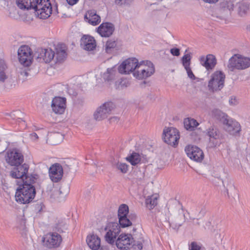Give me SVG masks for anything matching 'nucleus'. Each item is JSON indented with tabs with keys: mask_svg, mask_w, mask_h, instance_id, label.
Wrapping results in <instances>:
<instances>
[{
	"mask_svg": "<svg viewBox=\"0 0 250 250\" xmlns=\"http://www.w3.org/2000/svg\"><path fill=\"white\" fill-rule=\"evenodd\" d=\"M36 175L29 176L26 174L23 178H19L21 182H17L18 187L15 193V200L21 204H27L31 203L34 199L36 191L34 186L36 180Z\"/></svg>",
	"mask_w": 250,
	"mask_h": 250,
	"instance_id": "1",
	"label": "nucleus"
},
{
	"mask_svg": "<svg viewBox=\"0 0 250 250\" xmlns=\"http://www.w3.org/2000/svg\"><path fill=\"white\" fill-rule=\"evenodd\" d=\"M5 161L13 167L9 172V175L12 178H23L28 174L29 166L22 164L24 157L22 153L17 149L8 150L5 157Z\"/></svg>",
	"mask_w": 250,
	"mask_h": 250,
	"instance_id": "2",
	"label": "nucleus"
},
{
	"mask_svg": "<svg viewBox=\"0 0 250 250\" xmlns=\"http://www.w3.org/2000/svg\"><path fill=\"white\" fill-rule=\"evenodd\" d=\"M205 134L208 138V146L209 147L214 148L222 144L224 135L217 126L214 125L210 126L206 129Z\"/></svg>",
	"mask_w": 250,
	"mask_h": 250,
	"instance_id": "3",
	"label": "nucleus"
},
{
	"mask_svg": "<svg viewBox=\"0 0 250 250\" xmlns=\"http://www.w3.org/2000/svg\"><path fill=\"white\" fill-rule=\"evenodd\" d=\"M33 4V9L40 19H47L52 14V7L49 0H35Z\"/></svg>",
	"mask_w": 250,
	"mask_h": 250,
	"instance_id": "4",
	"label": "nucleus"
},
{
	"mask_svg": "<svg viewBox=\"0 0 250 250\" xmlns=\"http://www.w3.org/2000/svg\"><path fill=\"white\" fill-rule=\"evenodd\" d=\"M250 66V58L234 54L229 60L228 69L233 71L235 69L243 70Z\"/></svg>",
	"mask_w": 250,
	"mask_h": 250,
	"instance_id": "5",
	"label": "nucleus"
},
{
	"mask_svg": "<svg viewBox=\"0 0 250 250\" xmlns=\"http://www.w3.org/2000/svg\"><path fill=\"white\" fill-rule=\"evenodd\" d=\"M226 76L221 71L214 72L211 76V79L208 83V87L212 92L219 91L224 86Z\"/></svg>",
	"mask_w": 250,
	"mask_h": 250,
	"instance_id": "6",
	"label": "nucleus"
},
{
	"mask_svg": "<svg viewBox=\"0 0 250 250\" xmlns=\"http://www.w3.org/2000/svg\"><path fill=\"white\" fill-rule=\"evenodd\" d=\"M144 63L143 61L139 63L138 67L133 72V76L138 79H146L154 73V67L151 62L147 61L146 65Z\"/></svg>",
	"mask_w": 250,
	"mask_h": 250,
	"instance_id": "7",
	"label": "nucleus"
},
{
	"mask_svg": "<svg viewBox=\"0 0 250 250\" xmlns=\"http://www.w3.org/2000/svg\"><path fill=\"white\" fill-rule=\"evenodd\" d=\"M164 140L166 143L174 147H176L180 139V133L176 128L170 127L163 130Z\"/></svg>",
	"mask_w": 250,
	"mask_h": 250,
	"instance_id": "8",
	"label": "nucleus"
},
{
	"mask_svg": "<svg viewBox=\"0 0 250 250\" xmlns=\"http://www.w3.org/2000/svg\"><path fill=\"white\" fill-rule=\"evenodd\" d=\"M18 55L19 62L24 66H28L32 63L33 55L31 48L27 45H22L18 49Z\"/></svg>",
	"mask_w": 250,
	"mask_h": 250,
	"instance_id": "9",
	"label": "nucleus"
},
{
	"mask_svg": "<svg viewBox=\"0 0 250 250\" xmlns=\"http://www.w3.org/2000/svg\"><path fill=\"white\" fill-rule=\"evenodd\" d=\"M62 241V238L61 235L56 232L48 233L42 238L44 246L49 249L58 247Z\"/></svg>",
	"mask_w": 250,
	"mask_h": 250,
	"instance_id": "10",
	"label": "nucleus"
},
{
	"mask_svg": "<svg viewBox=\"0 0 250 250\" xmlns=\"http://www.w3.org/2000/svg\"><path fill=\"white\" fill-rule=\"evenodd\" d=\"M104 230L107 231L104 236L106 242L113 245L114 243V239L120 232V226L117 223L110 222L105 228Z\"/></svg>",
	"mask_w": 250,
	"mask_h": 250,
	"instance_id": "11",
	"label": "nucleus"
},
{
	"mask_svg": "<svg viewBox=\"0 0 250 250\" xmlns=\"http://www.w3.org/2000/svg\"><path fill=\"white\" fill-rule=\"evenodd\" d=\"M37 61L41 62H50L55 58V52L50 48H38L34 54Z\"/></svg>",
	"mask_w": 250,
	"mask_h": 250,
	"instance_id": "12",
	"label": "nucleus"
},
{
	"mask_svg": "<svg viewBox=\"0 0 250 250\" xmlns=\"http://www.w3.org/2000/svg\"><path fill=\"white\" fill-rule=\"evenodd\" d=\"M139 63L135 58H129L124 61L118 67L119 72L121 74H129L134 72L139 66Z\"/></svg>",
	"mask_w": 250,
	"mask_h": 250,
	"instance_id": "13",
	"label": "nucleus"
},
{
	"mask_svg": "<svg viewBox=\"0 0 250 250\" xmlns=\"http://www.w3.org/2000/svg\"><path fill=\"white\" fill-rule=\"evenodd\" d=\"M114 108L112 102H106L98 107L94 114V118L96 121H101L106 118Z\"/></svg>",
	"mask_w": 250,
	"mask_h": 250,
	"instance_id": "14",
	"label": "nucleus"
},
{
	"mask_svg": "<svg viewBox=\"0 0 250 250\" xmlns=\"http://www.w3.org/2000/svg\"><path fill=\"white\" fill-rule=\"evenodd\" d=\"M185 151L188 156L194 161L201 162L204 158L203 151L196 146H187L185 148Z\"/></svg>",
	"mask_w": 250,
	"mask_h": 250,
	"instance_id": "15",
	"label": "nucleus"
},
{
	"mask_svg": "<svg viewBox=\"0 0 250 250\" xmlns=\"http://www.w3.org/2000/svg\"><path fill=\"white\" fill-rule=\"evenodd\" d=\"M223 124L224 129L230 135H237L241 131V127L240 124L236 120L229 117Z\"/></svg>",
	"mask_w": 250,
	"mask_h": 250,
	"instance_id": "16",
	"label": "nucleus"
},
{
	"mask_svg": "<svg viewBox=\"0 0 250 250\" xmlns=\"http://www.w3.org/2000/svg\"><path fill=\"white\" fill-rule=\"evenodd\" d=\"M133 242V238L130 234H121L116 241L117 247L121 250L130 249Z\"/></svg>",
	"mask_w": 250,
	"mask_h": 250,
	"instance_id": "17",
	"label": "nucleus"
},
{
	"mask_svg": "<svg viewBox=\"0 0 250 250\" xmlns=\"http://www.w3.org/2000/svg\"><path fill=\"white\" fill-rule=\"evenodd\" d=\"M49 176L53 182H58L60 181L63 175V168L59 163L53 165L49 170Z\"/></svg>",
	"mask_w": 250,
	"mask_h": 250,
	"instance_id": "18",
	"label": "nucleus"
},
{
	"mask_svg": "<svg viewBox=\"0 0 250 250\" xmlns=\"http://www.w3.org/2000/svg\"><path fill=\"white\" fill-rule=\"evenodd\" d=\"M65 106L66 99L65 98L55 97L52 101L51 107L56 114H62L64 112Z\"/></svg>",
	"mask_w": 250,
	"mask_h": 250,
	"instance_id": "19",
	"label": "nucleus"
},
{
	"mask_svg": "<svg viewBox=\"0 0 250 250\" xmlns=\"http://www.w3.org/2000/svg\"><path fill=\"white\" fill-rule=\"evenodd\" d=\"M114 30V25L109 22L102 23L97 29V32L103 37H109Z\"/></svg>",
	"mask_w": 250,
	"mask_h": 250,
	"instance_id": "20",
	"label": "nucleus"
},
{
	"mask_svg": "<svg viewBox=\"0 0 250 250\" xmlns=\"http://www.w3.org/2000/svg\"><path fill=\"white\" fill-rule=\"evenodd\" d=\"M80 45L84 50L91 51L96 48V42L94 37L88 35H84L81 39Z\"/></svg>",
	"mask_w": 250,
	"mask_h": 250,
	"instance_id": "21",
	"label": "nucleus"
},
{
	"mask_svg": "<svg viewBox=\"0 0 250 250\" xmlns=\"http://www.w3.org/2000/svg\"><path fill=\"white\" fill-rule=\"evenodd\" d=\"M200 63L207 70H211L214 68L217 62L215 57L212 54L207 55L206 57L202 56L200 58Z\"/></svg>",
	"mask_w": 250,
	"mask_h": 250,
	"instance_id": "22",
	"label": "nucleus"
},
{
	"mask_svg": "<svg viewBox=\"0 0 250 250\" xmlns=\"http://www.w3.org/2000/svg\"><path fill=\"white\" fill-rule=\"evenodd\" d=\"M84 20L90 24L95 26L101 22V17L97 14L94 10H90L87 11L84 15Z\"/></svg>",
	"mask_w": 250,
	"mask_h": 250,
	"instance_id": "23",
	"label": "nucleus"
},
{
	"mask_svg": "<svg viewBox=\"0 0 250 250\" xmlns=\"http://www.w3.org/2000/svg\"><path fill=\"white\" fill-rule=\"evenodd\" d=\"M86 243L89 247L93 250H107L101 247V239L96 235L92 234L88 236L86 238Z\"/></svg>",
	"mask_w": 250,
	"mask_h": 250,
	"instance_id": "24",
	"label": "nucleus"
},
{
	"mask_svg": "<svg viewBox=\"0 0 250 250\" xmlns=\"http://www.w3.org/2000/svg\"><path fill=\"white\" fill-rule=\"evenodd\" d=\"M10 79V72L8 66L3 60L0 62V82L5 83Z\"/></svg>",
	"mask_w": 250,
	"mask_h": 250,
	"instance_id": "25",
	"label": "nucleus"
},
{
	"mask_svg": "<svg viewBox=\"0 0 250 250\" xmlns=\"http://www.w3.org/2000/svg\"><path fill=\"white\" fill-rule=\"evenodd\" d=\"M56 56L55 59L56 62L63 61L66 57V46L64 44H58L56 47Z\"/></svg>",
	"mask_w": 250,
	"mask_h": 250,
	"instance_id": "26",
	"label": "nucleus"
},
{
	"mask_svg": "<svg viewBox=\"0 0 250 250\" xmlns=\"http://www.w3.org/2000/svg\"><path fill=\"white\" fill-rule=\"evenodd\" d=\"M211 116L215 119L219 121L223 124L229 117V116L226 113L223 112L219 109H214L211 112Z\"/></svg>",
	"mask_w": 250,
	"mask_h": 250,
	"instance_id": "27",
	"label": "nucleus"
},
{
	"mask_svg": "<svg viewBox=\"0 0 250 250\" xmlns=\"http://www.w3.org/2000/svg\"><path fill=\"white\" fill-rule=\"evenodd\" d=\"M35 0H17L16 3L18 7L21 9H33V4Z\"/></svg>",
	"mask_w": 250,
	"mask_h": 250,
	"instance_id": "28",
	"label": "nucleus"
},
{
	"mask_svg": "<svg viewBox=\"0 0 250 250\" xmlns=\"http://www.w3.org/2000/svg\"><path fill=\"white\" fill-rule=\"evenodd\" d=\"M117 72L115 67L108 68L103 75V78L105 81H111L115 79Z\"/></svg>",
	"mask_w": 250,
	"mask_h": 250,
	"instance_id": "29",
	"label": "nucleus"
},
{
	"mask_svg": "<svg viewBox=\"0 0 250 250\" xmlns=\"http://www.w3.org/2000/svg\"><path fill=\"white\" fill-rule=\"evenodd\" d=\"M158 195L157 194L148 196L146 200V206L149 209H153L158 203Z\"/></svg>",
	"mask_w": 250,
	"mask_h": 250,
	"instance_id": "30",
	"label": "nucleus"
},
{
	"mask_svg": "<svg viewBox=\"0 0 250 250\" xmlns=\"http://www.w3.org/2000/svg\"><path fill=\"white\" fill-rule=\"evenodd\" d=\"M48 139L52 145H56L60 143L62 139V135L59 132L50 133L48 135Z\"/></svg>",
	"mask_w": 250,
	"mask_h": 250,
	"instance_id": "31",
	"label": "nucleus"
},
{
	"mask_svg": "<svg viewBox=\"0 0 250 250\" xmlns=\"http://www.w3.org/2000/svg\"><path fill=\"white\" fill-rule=\"evenodd\" d=\"M126 160L132 166H136L140 163L141 157L139 153L133 152L126 158Z\"/></svg>",
	"mask_w": 250,
	"mask_h": 250,
	"instance_id": "32",
	"label": "nucleus"
},
{
	"mask_svg": "<svg viewBox=\"0 0 250 250\" xmlns=\"http://www.w3.org/2000/svg\"><path fill=\"white\" fill-rule=\"evenodd\" d=\"M184 126L187 130H192L199 124L194 119H187L184 121Z\"/></svg>",
	"mask_w": 250,
	"mask_h": 250,
	"instance_id": "33",
	"label": "nucleus"
},
{
	"mask_svg": "<svg viewBox=\"0 0 250 250\" xmlns=\"http://www.w3.org/2000/svg\"><path fill=\"white\" fill-rule=\"evenodd\" d=\"M129 213V208L127 205L126 204H122L119 206L118 210V218L122 216L124 217L127 216Z\"/></svg>",
	"mask_w": 250,
	"mask_h": 250,
	"instance_id": "34",
	"label": "nucleus"
},
{
	"mask_svg": "<svg viewBox=\"0 0 250 250\" xmlns=\"http://www.w3.org/2000/svg\"><path fill=\"white\" fill-rule=\"evenodd\" d=\"M118 218L120 227L125 228L132 225L131 220L129 219L127 215L124 217L122 216Z\"/></svg>",
	"mask_w": 250,
	"mask_h": 250,
	"instance_id": "35",
	"label": "nucleus"
},
{
	"mask_svg": "<svg viewBox=\"0 0 250 250\" xmlns=\"http://www.w3.org/2000/svg\"><path fill=\"white\" fill-rule=\"evenodd\" d=\"M249 9V4L247 2H242L239 6L238 13L241 16H243Z\"/></svg>",
	"mask_w": 250,
	"mask_h": 250,
	"instance_id": "36",
	"label": "nucleus"
},
{
	"mask_svg": "<svg viewBox=\"0 0 250 250\" xmlns=\"http://www.w3.org/2000/svg\"><path fill=\"white\" fill-rule=\"evenodd\" d=\"M191 58L190 53L185 54L183 56L182 58V62L184 68L190 66Z\"/></svg>",
	"mask_w": 250,
	"mask_h": 250,
	"instance_id": "37",
	"label": "nucleus"
},
{
	"mask_svg": "<svg viewBox=\"0 0 250 250\" xmlns=\"http://www.w3.org/2000/svg\"><path fill=\"white\" fill-rule=\"evenodd\" d=\"M44 207L45 206L42 202H37L34 205V211L37 214H41Z\"/></svg>",
	"mask_w": 250,
	"mask_h": 250,
	"instance_id": "38",
	"label": "nucleus"
},
{
	"mask_svg": "<svg viewBox=\"0 0 250 250\" xmlns=\"http://www.w3.org/2000/svg\"><path fill=\"white\" fill-rule=\"evenodd\" d=\"M117 45L116 41L114 40H108L105 44V50L107 52L108 50L115 48Z\"/></svg>",
	"mask_w": 250,
	"mask_h": 250,
	"instance_id": "39",
	"label": "nucleus"
},
{
	"mask_svg": "<svg viewBox=\"0 0 250 250\" xmlns=\"http://www.w3.org/2000/svg\"><path fill=\"white\" fill-rule=\"evenodd\" d=\"M129 84L128 81L126 80H121L118 83L117 82H116V88L117 89H123L127 87Z\"/></svg>",
	"mask_w": 250,
	"mask_h": 250,
	"instance_id": "40",
	"label": "nucleus"
},
{
	"mask_svg": "<svg viewBox=\"0 0 250 250\" xmlns=\"http://www.w3.org/2000/svg\"><path fill=\"white\" fill-rule=\"evenodd\" d=\"M128 167V166L125 163H118L116 165L117 168L123 173H126L127 172Z\"/></svg>",
	"mask_w": 250,
	"mask_h": 250,
	"instance_id": "41",
	"label": "nucleus"
},
{
	"mask_svg": "<svg viewBox=\"0 0 250 250\" xmlns=\"http://www.w3.org/2000/svg\"><path fill=\"white\" fill-rule=\"evenodd\" d=\"M133 1V0H115V3L119 5H129Z\"/></svg>",
	"mask_w": 250,
	"mask_h": 250,
	"instance_id": "42",
	"label": "nucleus"
},
{
	"mask_svg": "<svg viewBox=\"0 0 250 250\" xmlns=\"http://www.w3.org/2000/svg\"><path fill=\"white\" fill-rule=\"evenodd\" d=\"M185 69H186V70L187 71L188 77L190 79H191V80H194L196 79V77L193 73L190 66L188 67H187L186 68H185Z\"/></svg>",
	"mask_w": 250,
	"mask_h": 250,
	"instance_id": "43",
	"label": "nucleus"
},
{
	"mask_svg": "<svg viewBox=\"0 0 250 250\" xmlns=\"http://www.w3.org/2000/svg\"><path fill=\"white\" fill-rule=\"evenodd\" d=\"M189 250H200L201 247L196 242H192L189 247Z\"/></svg>",
	"mask_w": 250,
	"mask_h": 250,
	"instance_id": "44",
	"label": "nucleus"
},
{
	"mask_svg": "<svg viewBox=\"0 0 250 250\" xmlns=\"http://www.w3.org/2000/svg\"><path fill=\"white\" fill-rule=\"evenodd\" d=\"M183 222H179L178 223H174L173 222L169 223L170 226L174 229H178L179 228L182 226Z\"/></svg>",
	"mask_w": 250,
	"mask_h": 250,
	"instance_id": "45",
	"label": "nucleus"
},
{
	"mask_svg": "<svg viewBox=\"0 0 250 250\" xmlns=\"http://www.w3.org/2000/svg\"><path fill=\"white\" fill-rule=\"evenodd\" d=\"M170 53L175 56H179L180 55V49L177 48H173L170 49Z\"/></svg>",
	"mask_w": 250,
	"mask_h": 250,
	"instance_id": "46",
	"label": "nucleus"
},
{
	"mask_svg": "<svg viewBox=\"0 0 250 250\" xmlns=\"http://www.w3.org/2000/svg\"><path fill=\"white\" fill-rule=\"evenodd\" d=\"M20 74L23 76V79H26L27 77L29 75V73L25 68L20 72Z\"/></svg>",
	"mask_w": 250,
	"mask_h": 250,
	"instance_id": "47",
	"label": "nucleus"
},
{
	"mask_svg": "<svg viewBox=\"0 0 250 250\" xmlns=\"http://www.w3.org/2000/svg\"><path fill=\"white\" fill-rule=\"evenodd\" d=\"M127 216L129 219L131 220V223L132 221H134L137 218V215L135 213H130L129 214H128Z\"/></svg>",
	"mask_w": 250,
	"mask_h": 250,
	"instance_id": "48",
	"label": "nucleus"
},
{
	"mask_svg": "<svg viewBox=\"0 0 250 250\" xmlns=\"http://www.w3.org/2000/svg\"><path fill=\"white\" fill-rule=\"evenodd\" d=\"M200 218V217L199 218L195 219V218L190 217V219L193 221V225L194 226H199L200 223L198 221V220Z\"/></svg>",
	"mask_w": 250,
	"mask_h": 250,
	"instance_id": "49",
	"label": "nucleus"
},
{
	"mask_svg": "<svg viewBox=\"0 0 250 250\" xmlns=\"http://www.w3.org/2000/svg\"><path fill=\"white\" fill-rule=\"evenodd\" d=\"M133 246L135 247H134L135 249H136V247H137V248H138V249L139 250H141L142 249V248H143V244H142V243H141V242H137V245L133 244Z\"/></svg>",
	"mask_w": 250,
	"mask_h": 250,
	"instance_id": "50",
	"label": "nucleus"
},
{
	"mask_svg": "<svg viewBox=\"0 0 250 250\" xmlns=\"http://www.w3.org/2000/svg\"><path fill=\"white\" fill-rule=\"evenodd\" d=\"M237 103V101L235 99V98H233L232 97H231L229 100V104L230 105H235Z\"/></svg>",
	"mask_w": 250,
	"mask_h": 250,
	"instance_id": "51",
	"label": "nucleus"
},
{
	"mask_svg": "<svg viewBox=\"0 0 250 250\" xmlns=\"http://www.w3.org/2000/svg\"><path fill=\"white\" fill-rule=\"evenodd\" d=\"M67 2L70 5H73L75 4L79 0H66Z\"/></svg>",
	"mask_w": 250,
	"mask_h": 250,
	"instance_id": "52",
	"label": "nucleus"
},
{
	"mask_svg": "<svg viewBox=\"0 0 250 250\" xmlns=\"http://www.w3.org/2000/svg\"><path fill=\"white\" fill-rule=\"evenodd\" d=\"M109 120L111 123L118 122L119 120V119L117 117H113L110 118Z\"/></svg>",
	"mask_w": 250,
	"mask_h": 250,
	"instance_id": "53",
	"label": "nucleus"
},
{
	"mask_svg": "<svg viewBox=\"0 0 250 250\" xmlns=\"http://www.w3.org/2000/svg\"><path fill=\"white\" fill-rule=\"evenodd\" d=\"M204 2L209 3H214L217 2L219 0H203Z\"/></svg>",
	"mask_w": 250,
	"mask_h": 250,
	"instance_id": "54",
	"label": "nucleus"
},
{
	"mask_svg": "<svg viewBox=\"0 0 250 250\" xmlns=\"http://www.w3.org/2000/svg\"><path fill=\"white\" fill-rule=\"evenodd\" d=\"M30 135L33 139L37 140L38 139V135L35 132L31 133Z\"/></svg>",
	"mask_w": 250,
	"mask_h": 250,
	"instance_id": "55",
	"label": "nucleus"
},
{
	"mask_svg": "<svg viewBox=\"0 0 250 250\" xmlns=\"http://www.w3.org/2000/svg\"><path fill=\"white\" fill-rule=\"evenodd\" d=\"M7 146H5V147H3L2 148H1L0 149V153L4 152L7 148Z\"/></svg>",
	"mask_w": 250,
	"mask_h": 250,
	"instance_id": "56",
	"label": "nucleus"
},
{
	"mask_svg": "<svg viewBox=\"0 0 250 250\" xmlns=\"http://www.w3.org/2000/svg\"><path fill=\"white\" fill-rule=\"evenodd\" d=\"M56 194H60L61 193V191L60 190H57L55 191Z\"/></svg>",
	"mask_w": 250,
	"mask_h": 250,
	"instance_id": "57",
	"label": "nucleus"
},
{
	"mask_svg": "<svg viewBox=\"0 0 250 250\" xmlns=\"http://www.w3.org/2000/svg\"><path fill=\"white\" fill-rule=\"evenodd\" d=\"M199 213L200 214H202V215L204 216L205 212L204 211H203L202 210H201V211H200Z\"/></svg>",
	"mask_w": 250,
	"mask_h": 250,
	"instance_id": "58",
	"label": "nucleus"
},
{
	"mask_svg": "<svg viewBox=\"0 0 250 250\" xmlns=\"http://www.w3.org/2000/svg\"><path fill=\"white\" fill-rule=\"evenodd\" d=\"M223 184L224 186L225 187V182L224 181H223Z\"/></svg>",
	"mask_w": 250,
	"mask_h": 250,
	"instance_id": "59",
	"label": "nucleus"
},
{
	"mask_svg": "<svg viewBox=\"0 0 250 250\" xmlns=\"http://www.w3.org/2000/svg\"><path fill=\"white\" fill-rule=\"evenodd\" d=\"M3 61V59H0V62H2Z\"/></svg>",
	"mask_w": 250,
	"mask_h": 250,
	"instance_id": "60",
	"label": "nucleus"
}]
</instances>
